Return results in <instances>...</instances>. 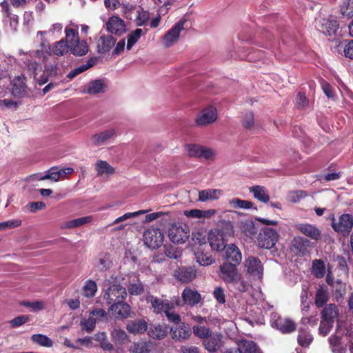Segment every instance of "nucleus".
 <instances>
[{
  "mask_svg": "<svg viewBox=\"0 0 353 353\" xmlns=\"http://www.w3.org/2000/svg\"><path fill=\"white\" fill-rule=\"evenodd\" d=\"M50 49L48 43L44 42L41 43V49L30 52H24L20 50V54L23 55L21 59V61L24 68L27 70L28 74L32 77L39 85L46 83L48 78L45 74L41 75L39 78H37V75L41 71L42 68L36 59L45 58L50 53Z\"/></svg>",
  "mask_w": 353,
  "mask_h": 353,
  "instance_id": "1",
  "label": "nucleus"
},
{
  "mask_svg": "<svg viewBox=\"0 0 353 353\" xmlns=\"http://www.w3.org/2000/svg\"><path fill=\"white\" fill-rule=\"evenodd\" d=\"M332 228L336 232L342 234L344 236H348L353 228V216L350 214H341L338 220L334 214L330 215Z\"/></svg>",
  "mask_w": 353,
  "mask_h": 353,
  "instance_id": "2",
  "label": "nucleus"
},
{
  "mask_svg": "<svg viewBox=\"0 0 353 353\" xmlns=\"http://www.w3.org/2000/svg\"><path fill=\"white\" fill-rule=\"evenodd\" d=\"M168 236L174 243H184L189 239L190 228L185 223L174 224L169 229Z\"/></svg>",
  "mask_w": 353,
  "mask_h": 353,
  "instance_id": "3",
  "label": "nucleus"
},
{
  "mask_svg": "<svg viewBox=\"0 0 353 353\" xmlns=\"http://www.w3.org/2000/svg\"><path fill=\"white\" fill-rule=\"evenodd\" d=\"M126 296L127 292L124 287L113 284L106 290L103 299L108 305H113L117 302L125 301Z\"/></svg>",
  "mask_w": 353,
  "mask_h": 353,
  "instance_id": "4",
  "label": "nucleus"
},
{
  "mask_svg": "<svg viewBox=\"0 0 353 353\" xmlns=\"http://www.w3.org/2000/svg\"><path fill=\"white\" fill-rule=\"evenodd\" d=\"M277 232L270 228H263L257 237L258 245L261 248L271 249L278 241Z\"/></svg>",
  "mask_w": 353,
  "mask_h": 353,
  "instance_id": "5",
  "label": "nucleus"
},
{
  "mask_svg": "<svg viewBox=\"0 0 353 353\" xmlns=\"http://www.w3.org/2000/svg\"><path fill=\"white\" fill-rule=\"evenodd\" d=\"M185 19L179 21L163 37L162 43L165 48H170L176 43L180 37L181 32L185 29Z\"/></svg>",
  "mask_w": 353,
  "mask_h": 353,
  "instance_id": "6",
  "label": "nucleus"
},
{
  "mask_svg": "<svg viewBox=\"0 0 353 353\" xmlns=\"http://www.w3.org/2000/svg\"><path fill=\"white\" fill-rule=\"evenodd\" d=\"M164 235L158 228H149L143 234L145 245L152 249L159 248L163 242Z\"/></svg>",
  "mask_w": 353,
  "mask_h": 353,
  "instance_id": "7",
  "label": "nucleus"
},
{
  "mask_svg": "<svg viewBox=\"0 0 353 353\" xmlns=\"http://www.w3.org/2000/svg\"><path fill=\"white\" fill-rule=\"evenodd\" d=\"M182 301L179 297L175 298V304L181 306L183 304L194 306L201 301V296L198 291L186 287L181 294Z\"/></svg>",
  "mask_w": 353,
  "mask_h": 353,
  "instance_id": "8",
  "label": "nucleus"
},
{
  "mask_svg": "<svg viewBox=\"0 0 353 353\" xmlns=\"http://www.w3.org/2000/svg\"><path fill=\"white\" fill-rule=\"evenodd\" d=\"M217 119V111L214 107L203 109L196 117L195 123L198 127H204L213 123Z\"/></svg>",
  "mask_w": 353,
  "mask_h": 353,
  "instance_id": "9",
  "label": "nucleus"
},
{
  "mask_svg": "<svg viewBox=\"0 0 353 353\" xmlns=\"http://www.w3.org/2000/svg\"><path fill=\"white\" fill-rule=\"evenodd\" d=\"M310 243L307 239L294 236L291 241L290 251L297 256H304L309 253Z\"/></svg>",
  "mask_w": 353,
  "mask_h": 353,
  "instance_id": "10",
  "label": "nucleus"
},
{
  "mask_svg": "<svg viewBox=\"0 0 353 353\" xmlns=\"http://www.w3.org/2000/svg\"><path fill=\"white\" fill-rule=\"evenodd\" d=\"M237 264L230 262L223 263L219 267V276L227 283L235 281L239 277V273L236 268Z\"/></svg>",
  "mask_w": 353,
  "mask_h": 353,
  "instance_id": "11",
  "label": "nucleus"
},
{
  "mask_svg": "<svg viewBox=\"0 0 353 353\" xmlns=\"http://www.w3.org/2000/svg\"><path fill=\"white\" fill-rule=\"evenodd\" d=\"M148 303H150L154 312L157 314L165 313L168 310H174V303L168 300H163L150 295L146 298Z\"/></svg>",
  "mask_w": 353,
  "mask_h": 353,
  "instance_id": "12",
  "label": "nucleus"
},
{
  "mask_svg": "<svg viewBox=\"0 0 353 353\" xmlns=\"http://www.w3.org/2000/svg\"><path fill=\"white\" fill-rule=\"evenodd\" d=\"M223 336L219 332H212L202 344L205 349L210 353L216 352L223 345Z\"/></svg>",
  "mask_w": 353,
  "mask_h": 353,
  "instance_id": "13",
  "label": "nucleus"
},
{
  "mask_svg": "<svg viewBox=\"0 0 353 353\" xmlns=\"http://www.w3.org/2000/svg\"><path fill=\"white\" fill-rule=\"evenodd\" d=\"M272 326L279 330L283 334H290L296 330V323L288 318L278 317L272 321Z\"/></svg>",
  "mask_w": 353,
  "mask_h": 353,
  "instance_id": "14",
  "label": "nucleus"
},
{
  "mask_svg": "<svg viewBox=\"0 0 353 353\" xmlns=\"http://www.w3.org/2000/svg\"><path fill=\"white\" fill-rule=\"evenodd\" d=\"M196 275V271L194 267L183 266L174 270V277L182 283H189L192 281Z\"/></svg>",
  "mask_w": 353,
  "mask_h": 353,
  "instance_id": "15",
  "label": "nucleus"
},
{
  "mask_svg": "<svg viewBox=\"0 0 353 353\" xmlns=\"http://www.w3.org/2000/svg\"><path fill=\"white\" fill-rule=\"evenodd\" d=\"M244 265L248 273L261 277L263 268L259 258L250 256L245 259Z\"/></svg>",
  "mask_w": 353,
  "mask_h": 353,
  "instance_id": "16",
  "label": "nucleus"
},
{
  "mask_svg": "<svg viewBox=\"0 0 353 353\" xmlns=\"http://www.w3.org/2000/svg\"><path fill=\"white\" fill-rule=\"evenodd\" d=\"M12 92L16 97H22L28 93L26 77L21 74L15 77L12 81Z\"/></svg>",
  "mask_w": 353,
  "mask_h": 353,
  "instance_id": "17",
  "label": "nucleus"
},
{
  "mask_svg": "<svg viewBox=\"0 0 353 353\" xmlns=\"http://www.w3.org/2000/svg\"><path fill=\"white\" fill-rule=\"evenodd\" d=\"M106 28L112 34L121 35L125 32V24L119 17L112 16L106 23Z\"/></svg>",
  "mask_w": 353,
  "mask_h": 353,
  "instance_id": "18",
  "label": "nucleus"
},
{
  "mask_svg": "<svg viewBox=\"0 0 353 353\" xmlns=\"http://www.w3.org/2000/svg\"><path fill=\"white\" fill-rule=\"evenodd\" d=\"M116 135V130L109 128L99 133L94 134L91 137L92 144L95 146H101Z\"/></svg>",
  "mask_w": 353,
  "mask_h": 353,
  "instance_id": "19",
  "label": "nucleus"
},
{
  "mask_svg": "<svg viewBox=\"0 0 353 353\" xmlns=\"http://www.w3.org/2000/svg\"><path fill=\"white\" fill-rule=\"evenodd\" d=\"M191 335V329L188 325L179 323L171 328L172 338L176 341L185 340Z\"/></svg>",
  "mask_w": 353,
  "mask_h": 353,
  "instance_id": "20",
  "label": "nucleus"
},
{
  "mask_svg": "<svg viewBox=\"0 0 353 353\" xmlns=\"http://www.w3.org/2000/svg\"><path fill=\"white\" fill-rule=\"evenodd\" d=\"M108 310L109 312H114L116 318L123 319L129 316L130 306L125 303L124 301H122L113 304V305H110Z\"/></svg>",
  "mask_w": 353,
  "mask_h": 353,
  "instance_id": "21",
  "label": "nucleus"
},
{
  "mask_svg": "<svg viewBox=\"0 0 353 353\" xmlns=\"http://www.w3.org/2000/svg\"><path fill=\"white\" fill-rule=\"evenodd\" d=\"M296 228L305 236L313 240H319L321 238L320 230L314 225L308 223H299Z\"/></svg>",
  "mask_w": 353,
  "mask_h": 353,
  "instance_id": "22",
  "label": "nucleus"
},
{
  "mask_svg": "<svg viewBox=\"0 0 353 353\" xmlns=\"http://www.w3.org/2000/svg\"><path fill=\"white\" fill-rule=\"evenodd\" d=\"M339 28V23L336 20L323 19L318 24V29L324 34L332 36Z\"/></svg>",
  "mask_w": 353,
  "mask_h": 353,
  "instance_id": "23",
  "label": "nucleus"
},
{
  "mask_svg": "<svg viewBox=\"0 0 353 353\" xmlns=\"http://www.w3.org/2000/svg\"><path fill=\"white\" fill-rule=\"evenodd\" d=\"M225 257L227 260L233 262L234 264H239L242 260V254L239 248L234 243L225 246Z\"/></svg>",
  "mask_w": 353,
  "mask_h": 353,
  "instance_id": "24",
  "label": "nucleus"
},
{
  "mask_svg": "<svg viewBox=\"0 0 353 353\" xmlns=\"http://www.w3.org/2000/svg\"><path fill=\"white\" fill-rule=\"evenodd\" d=\"M222 235H224L223 233ZM208 239L212 249L214 250H221L225 247V242L227 240L222 237L221 234L214 232L213 230L209 232Z\"/></svg>",
  "mask_w": 353,
  "mask_h": 353,
  "instance_id": "25",
  "label": "nucleus"
},
{
  "mask_svg": "<svg viewBox=\"0 0 353 353\" xmlns=\"http://www.w3.org/2000/svg\"><path fill=\"white\" fill-rule=\"evenodd\" d=\"M115 39L111 35H102L97 41V51L99 53L109 52L114 46Z\"/></svg>",
  "mask_w": 353,
  "mask_h": 353,
  "instance_id": "26",
  "label": "nucleus"
},
{
  "mask_svg": "<svg viewBox=\"0 0 353 353\" xmlns=\"http://www.w3.org/2000/svg\"><path fill=\"white\" fill-rule=\"evenodd\" d=\"M126 329L130 333L134 334H141L147 330L148 324L143 319L129 321L127 323Z\"/></svg>",
  "mask_w": 353,
  "mask_h": 353,
  "instance_id": "27",
  "label": "nucleus"
},
{
  "mask_svg": "<svg viewBox=\"0 0 353 353\" xmlns=\"http://www.w3.org/2000/svg\"><path fill=\"white\" fill-rule=\"evenodd\" d=\"M239 353H262L258 349L256 343L250 340H240L238 341Z\"/></svg>",
  "mask_w": 353,
  "mask_h": 353,
  "instance_id": "28",
  "label": "nucleus"
},
{
  "mask_svg": "<svg viewBox=\"0 0 353 353\" xmlns=\"http://www.w3.org/2000/svg\"><path fill=\"white\" fill-rule=\"evenodd\" d=\"M93 221V216H86L80 218H77L75 219L70 220L65 222H63L61 228L62 229H72L74 228H77L88 223H91Z\"/></svg>",
  "mask_w": 353,
  "mask_h": 353,
  "instance_id": "29",
  "label": "nucleus"
},
{
  "mask_svg": "<svg viewBox=\"0 0 353 353\" xmlns=\"http://www.w3.org/2000/svg\"><path fill=\"white\" fill-rule=\"evenodd\" d=\"M95 170L98 176H110L115 172V169L106 161L98 160L95 163Z\"/></svg>",
  "mask_w": 353,
  "mask_h": 353,
  "instance_id": "30",
  "label": "nucleus"
},
{
  "mask_svg": "<svg viewBox=\"0 0 353 353\" xmlns=\"http://www.w3.org/2000/svg\"><path fill=\"white\" fill-rule=\"evenodd\" d=\"M222 194V190L219 189L203 190L199 192V201L205 202L208 200H216Z\"/></svg>",
  "mask_w": 353,
  "mask_h": 353,
  "instance_id": "31",
  "label": "nucleus"
},
{
  "mask_svg": "<svg viewBox=\"0 0 353 353\" xmlns=\"http://www.w3.org/2000/svg\"><path fill=\"white\" fill-rule=\"evenodd\" d=\"M339 312L336 305L333 303L327 304L322 310L321 318L325 321L334 323L335 319L337 318Z\"/></svg>",
  "mask_w": 353,
  "mask_h": 353,
  "instance_id": "32",
  "label": "nucleus"
},
{
  "mask_svg": "<svg viewBox=\"0 0 353 353\" xmlns=\"http://www.w3.org/2000/svg\"><path fill=\"white\" fill-rule=\"evenodd\" d=\"M249 190L253 194V196L257 200L263 202L268 203L270 201V196L265 187L261 185H254L250 187Z\"/></svg>",
  "mask_w": 353,
  "mask_h": 353,
  "instance_id": "33",
  "label": "nucleus"
},
{
  "mask_svg": "<svg viewBox=\"0 0 353 353\" xmlns=\"http://www.w3.org/2000/svg\"><path fill=\"white\" fill-rule=\"evenodd\" d=\"M106 88L107 85L104 81L101 79H97L91 81L88 84L86 92L90 94L94 95L105 92Z\"/></svg>",
  "mask_w": 353,
  "mask_h": 353,
  "instance_id": "34",
  "label": "nucleus"
},
{
  "mask_svg": "<svg viewBox=\"0 0 353 353\" xmlns=\"http://www.w3.org/2000/svg\"><path fill=\"white\" fill-rule=\"evenodd\" d=\"M329 300L328 292L326 286L321 285L317 290L315 295L314 303L317 307H322Z\"/></svg>",
  "mask_w": 353,
  "mask_h": 353,
  "instance_id": "35",
  "label": "nucleus"
},
{
  "mask_svg": "<svg viewBox=\"0 0 353 353\" xmlns=\"http://www.w3.org/2000/svg\"><path fill=\"white\" fill-rule=\"evenodd\" d=\"M151 347L150 342L139 341L132 344L130 352V353H150Z\"/></svg>",
  "mask_w": 353,
  "mask_h": 353,
  "instance_id": "36",
  "label": "nucleus"
},
{
  "mask_svg": "<svg viewBox=\"0 0 353 353\" xmlns=\"http://www.w3.org/2000/svg\"><path fill=\"white\" fill-rule=\"evenodd\" d=\"M147 31V29L143 30L141 28H137L134 30L132 31L130 33H129L127 37V50H130L132 48V46L139 40L141 37L146 34Z\"/></svg>",
  "mask_w": 353,
  "mask_h": 353,
  "instance_id": "37",
  "label": "nucleus"
},
{
  "mask_svg": "<svg viewBox=\"0 0 353 353\" xmlns=\"http://www.w3.org/2000/svg\"><path fill=\"white\" fill-rule=\"evenodd\" d=\"M148 334L152 339H163L167 334V328L161 325H152L149 327Z\"/></svg>",
  "mask_w": 353,
  "mask_h": 353,
  "instance_id": "38",
  "label": "nucleus"
},
{
  "mask_svg": "<svg viewBox=\"0 0 353 353\" xmlns=\"http://www.w3.org/2000/svg\"><path fill=\"white\" fill-rule=\"evenodd\" d=\"M69 45L67 43V41L64 39H61L60 41L56 42L52 47V48H50V51L48 54H50V52L52 51L53 54L57 56H63L69 50ZM49 48H50L49 46Z\"/></svg>",
  "mask_w": 353,
  "mask_h": 353,
  "instance_id": "39",
  "label": "nucleus"
},
{
  "mask_svg": "<svg viewBox=\"0 0 353 353\" xmlns=\"http://www.w3.org/2000/svg\"><path fill=\"white\" fill-rule=\"evenodd\" d=\"M94 339L99 343L101 348L105 351H112L114 349L113 345L110 343L105 332H98L94 335Z\"/></svg>",
  "mask_w": 353,
  "mask_h": 353,
  "instance_id": "40",
  "label": "nucleus"
},
{
  "mask_svg": "<svg viewBox=\"0 0 353 353\" xmlns=\"http://www.w3.org/2000/svg\"><path fill=\"white\" fill-rule=\"evenodd\" d=\"M30 177L34 180L38 181L50 179L53 181H58L59 179L58 169L57 168H51L47 171L46 174L44 175L40 176L39 174H34L30 176Z\"/></svg>",
  "mask_w": 353,
  "mask_h": 353,
  "instance_id": "41",
  "label": "nucleus"
},
{
  "mask_svg": "<svg viewBox=\"0 0 353 353\" xmlns=\"http://www.w3.org/2000/svg\"><path fill=\"white\" fill-rule=\"evenodd\" d=\"M72 53L77 56L85 55L88 52V46L85 41H78L70 46Z\"/></svg>",
  "mask_w": 353,
  "mask_h": 353,
  "instance_id": "42",
  "label": "nucleus"
},
{
  "mask_svg": "<svg viewBox=\"0 0 353 353\" xmlns=\"http://www.w3.org/2000/svg\"><path fill=\"white\" fill-rule=\"evenodd\" d=\"M312 273L316 278H323L325 273V264L321 259H315L312 261Z\"/></svg>",
  "mask_w": 353,
  "mask_h": 353,
  "instance_id": "43",
  "label": "nucleus"
},
{
  "mask_svg": "<svg viewBox=\"0 0 353 353\" xmlns=\"http://www.w3.org/2000/svg\"><path fill=\"white\" fill-rule=\"evenodd\" d=\"M192 332L196 337L202 339V341L208 338V336H210V334L212 333L210 327L201 325H194L192 327Z\"/></svg>",
  "mask_w": 353,
  "mask_h": 353,
  "instance_id": "44",
  "label": "nucleus"
},
{
  "mask_svg": "<svg viewBox=\"0 0 353 353\" xmlns=\"http://www.w3.org/2000/svg\"><path fill=\"white\" fill-rule=\"evenodd\" d=\"M312 340L313 337L312 334L306 330L300 329L299 330L298 343L301 346L303 347H308L312 343Z\"/></svg>",
  "mask_w": 353,
  "mask_h": 353,
  "instance_id": "45",
  "label": "nucleus"
},
{
  "mask_svg": "<svg viewBox=\"0 0 353 353\" xmlns=\"http://www.w3.org/2000/svg\"><path fill=\"white\" fill-rule=\"evenodd\" d=\"M150 17V12L140 8L137 10L134 22L137 26H143L147 24Z\"/></svg>",
  "mask_w": 353,
  "mask_h": 353,
  "instance_id": "46",
  "label": "nucleus"
},
{
  "mask_svg": "<svg viewBox=\"0 0 353 353\" xmlns=\"http://www.w3.org/2000/svg\"><path fill=\"white\" fill-rule=\"evenodd\" d=\"M111 336L115 343L123 344L128 340L126 332L121 329H113L111 332Z\"/></svg>",
  "mask_w": 353,
  "mask_h": 353,
  "instance_id": "47",
  "label": "nucleus"
},
{
  "mask_svg": "<svg viewBox=\"0 0 353 353\" xmlns=\"http://www.w3.org/2000/svg\"><path fill=\"white\" fill-rule=\"evenodd\" d=\"M214 232H217L219 234L225 235H221L225 239L227 240L228 236H230L233 234V225L230 222H224L222 223L221 225L219 226V228L213 230Z\"/></svg>",
  "mask_w": 353,
  "mask_h": 353,
  "instance_id": "48",
  "label": "nucleus"
},
{
  "mask_svg": "<svg viewBox=\"0 0 353 353\" xmlns=\"http://www.w3.org/2000/svg\"><path fill=\"white\" fill-rule=\"evenodd\" d=\"M97 290V285L95 281L88 280L83 287V294L88 298L93 297Z\"/></svg>",
  "mask_w": 353,
  "mask_h": 353,
  "instance_id": "49",
  "label": "nucleus"
},
{
  "mask_svg": "<svg viewBox=\"0 0 353 353\" xmlns=\"http://www.w3.org/2000/svg\"><path fill=\"white\" fill-rule=\"evenodd\" d=\"M32 340L35 343L43 347H50L53 345L52 341L49 337L41 334H33Z\"/></svg>",
  "mask_w": 353,
  "mask_h": 353,
  "instance_id": "50",
  "label": "nucleus"
},
{
  "mask_svg": "<svg viewBox=\"0 0 353 353\" xmlns=\"http://www.w3.org/2000/svg\"><path fill=\"white\" fill-rule=\"evenodd\" d=\"M231 207L236 209H250L253 204L247 200H241L239 198H234L229 201Z\"/></svg>",
  "mask_w": 353,
  "mask_h": 353,
  "instance_id": "51",
  "label": "nucleus"
},
{
  "mask_svg": "<svg viewBox=\"0 0 353 353\" xmlns=\"http://www.w3.org/2000/svg\"><path fill=\"white\" fill-rule=\"evenodd\" d=\"M65 38L64 39L70 46L79 41V32L77 30L66 27L65 29Z\"/></svg>",
  "mask_w": 353,
  "mask_h": 353,
  "instance_id": "52",
  "label": "nucleus"
},
{
  "mask_svg": "<svg viewBox=\"0 0 353 353\" xmlns=\"http://www.w3.org/2000/svg\"><path fill=\"white\" fill-rule=\"evenodd\" d=\"M196 261L201 265L205 266L212 264L214 259L208 254L203 252H197L196 254Z\"/></svg>",
  "mask_w": 353,
  "mask_h": 353,
  "instance_id": "53",
  "label": "nucleus"
},
{
  "mask_svg": "<svg viewBox=\"0 0 353 353\" xmlns=\"http://www.w3.org/2000/svg\"><path fill=\"white\" fill-rule=\"evenodd\" d=\"M90 316H93V319L96 320V323L99 321H108V313L103 309H94L90 313Z\"/></svg>",
  "mask_w": 353,
  "mask_h": 353,
  "instance_id": "54",
  "label": "nucleus"
},
{
  "mask_svg": "<svg viewBox=\"0 0 353 353\" xmlns=\"http://www.w3.org/2000/svg\"><path fill=\"white\" fill-rule=\"evenodd\" d=\"M96 323V320L93 319V316H89L88 319H83L81 321L80 325L83 330L88 333H90L94 330Z\"/></svg>",
  "mask_w": 353,
  "mask_h": 353,
  "instance_id": "55",
  "label": "nucleus"
},
{
  "mask_svg": "<svg viewBox=\"0 0 353 353\" xmlns=\"http://www.w3.org/2000/svg\"><path fill=\"white\" fill-rule=\"evenodd\" d=\"M163 252L166 256L170 259H177L181 256V252L178 249L171 245H165L163 247Z\"/></svg>",
  "mask_w": 353,
  "mask_h": 353,
  "instance_id": "56",
  "label": "nucleus"
},
{
  "mask_svg": "<svg viewBox=\"0 0 353 353\" xmlns=\"http://www.w3.org/2000/svg\"><path fill=\"white\" fill-rule=\"evenodd\" d=\"M186 151L191 157L200 158L202 145L196 144H188L185 145Z\"/></svg>",
  "mask_w": 353,
  "mask_h": 353,
  "instance_id": "57",
  "label": "nucleus"
},
{
  "mask_svg": "<svg viewBox=\"0 0 353 353\" xmlns=\"http://www.w3.org/2000/svg\"><path fill=\"white\" fill-rule=\"evenodd\" d=\"M231 283L234 285L236 290L241 292H247L250 288V284L242 279L241 274H239V277L235 281H232Z\"/></svg>",
  "mask_w": 353,
  "mask_h": 353,
  "instance_id": "58",
  "label": "nucleus"
},
{
  "mask_svg": "<svg viewBox=\"0 0 353 353\" xmlns=\"http://www.w3.org/2000/svg\"><path fill=\"white\" fill-rule=\"evenodd\" d=\"M128 290L131 295H139L141 294L143 290V285L139 281L135 283H130L128 286Z\"/></svg>",
  "mask_w": 353,
  "mask_h": 353,
  "instance_id": "59",
  "label": "nucleus"
},
{
  "mask_svg": "<svg viewBox=\"0 0 353 353\" xmlns=\"http://www.w3.org/2000/svg\"><path fill=\"white\" fill-rule=\"evenodd\" d=\"M21 225V221L19 219L9 220L0 223V231L6 230L17 228Z\"/></svg>",
  "mask_w": 353,
  "mask_h": 353,
  "instance_id": "60",
  "label": "nucleus"
},
{
  "mask_svg": "<svg viewBox=\"0 0 353 353\" xmlns=\"http://www.w3.org/2000/svg\"><path fill=\"white\" fill-rule=\"evenodd\" d=\"M341 12L343 16L353 17V0H347L344 2L341 8Z\"/></svg>",
  "mask_w": 353,
  "mask_h": 353,
  "instance_id": "61",
  "label": "nucleus"
},
{
  "mask_svg": "<svg viewBox=\"0 0 353 353\" xmlns=\"http://www.w3.org/2000/svg\"><path fill=\"white\" fill-rule=\"evenodd\" d=\"M146 211L145 210H139V211H137V212H128V213H125L123 215L118 217L117 219H116L113 223L112 224H117V223H119L120 222H122V221H124L128 219H131V218H134V217H137V216L140 215V214H143Z\"/></svg>",
  "mask_w": 353,
  "mask_h": 353,
  "instance_id": "62",
  "label": "nucleus"
},
{
  "mask_svg": "<svg viewBox=\"0 0 353 353\" xmlns=\"http://www.w3.org/2000/svg\"><path fill=\"white\" fill-rule=\"evenodd\" d=\"M21 305L31 308L32 311L37 312L44 308V303L42 301H23Z\"/></svg>",
  "mask_w": 353,
  "mask_h": 353,
  "instance_id": "63",
  "label": "nucleus"
},
{
  "mask_svg": "<svg viewBox=\"0 0 353 353\" xmlns=\"http://www.w3.org/2000/svg\"><path fill=\"white\" fill-rule=\"evenodd\" d=\"M254 114L252 112L246 113L242 120L243 126L248 130H250L254 126Z\"/></svg>",
  "mask_w": 353,
  "mask_h": 353,
  "instance_id": "64",
  "label": "nucleus"
}]
</instances>
